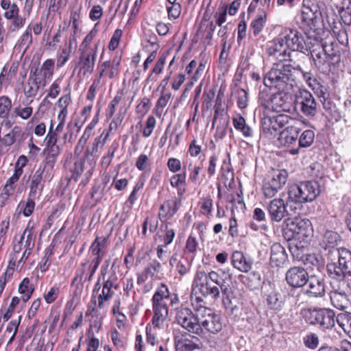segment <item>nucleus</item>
Listing matches in <instances>:
<instances>
[{
    "instance_id": "obj_1",
    "label": "nucleus",
    "mask_w": 351,
    "mask_h": 351,
    "mask_svg": "<svg viewBox=\"0 0 351 351\" xmlns=\"http://www.w3.org/2000/svg\"><path fill=\"white\" fill-rule=\"evenodd\" d=\"M301 75L313 90L320 88V83L317 80L313 77L311 73L304 72L295 62L293 64L289 62L276 64L265 74L263 84L267 87H274L280 91L289 90L297 85Z\"/></svg>"
},
{
    "instance_id": "obj_2",
    "label": "nucleus",
    "mask_w": 351,
    "mask_h": 351,
    "mask_svg": "<svg viewBox=\"0 0 351 351\" xmlns=\"http://www.w3.org/2000/svg\"><path fill=\"white\" fill-rule=\"evenodd\" d=\"M176 319L188 332L184 338L177 343V349L180 351H193L197 348V317L188 308H181L177 311Z\"/></svg>"
},
{
    "instance_id": "obj_3",
    "label": "nucleus",
    "mask_w": 351,
    "mask_h": 351,
    "mask_svg": "<svg viewBox=\"0 0 351 351\" xmlns=\"http://www.w3.org/2000/svg\"><path fill=\"white\" fill-rule=\"evenodd\" d=\"M320 193L319 184L314 180L301 182L291 186L288 191V199L300 204L313 202Z\"/></svg>"
},
{
    "instance_id": "obj_4",
    "label": "nucleus",
    "mask_w": 351,
    "mask_h": 351,
    "mask_svg": "<svg viewBox=\"0 0 351 351\" xmlns=\"http://www.w3.org/2000/svg\"><path fill=\"white\" fill-rule=\"evenodd\" d=\"M169 296V293L167 287L162 284L152 298L154 316L152 322L155 328H162L167 317L168 308L165 300L168 299Z\"/></svg>"
},
{
    "instance_id": "obj_5",
    "label": "nucleus",
    "mask_w": 351,
    "mask_h": 351,
    "mask_svg": "<svg viewBox=\"0 0 351 351\" xmlns=\"http://www.w3.org/2000/svg\"><path fill=\"white\" fill-rule=\"evenodd\" d=\"M223 97V93L220 90L217 94L214 106L215 114L212 123L213 128H216V134L219 137L225 136L229 124L228 106L226 102L222 101Z\"/></svg>"
},
{
    "instance_id": "obj_6",
    "label": "nucleus",
    "mask_w": 351,
    "mask_h": 351,
    "mask_svg": "<svg viewBox=\"0 0 351 351\" xmlns=\"http://www.w3.org/2000/svg\"><path fill=\"white\" fill-rule=\"evenodd\" d=\"M288 173L284 169L274 171L263 180L262 190L267 198H271L286 184Z\"/></svg>"
},
{
    "instance_id": "obj_7",
    "label": "nucleus",
    "mask_w": 351,
    "mask_h": 351,
    "mask_svg": "<svg viewBox=\"0 0 351 351\" xmlns=\"http://www.w3.org/2000/svg\"><path fill=\"white\" fill-rule=\"evenodd\" d=\"M335 313L330 308L308 309L305 312L306 322L311 324H319L324 329L332 328L335 324Z\"/></svg>"
},
{
    "instance_id": "obj_8",
    "label": "nucleus",
    "mask_w": 351,
    "mask_h": 351,
    "mask_svg": "<svg viewBox=\"0 0 351 351\" xmlns=\"http://www.w3.org/2000/svg\"><path fill=\"white\" fill-rule=\"evenodd\" d=\"M199 326L211 333H217L222 328L220 317L213 309L199 306Z\"/></svg>"
},
{
    "instance_id": "obj_9",
    "label": "nucleus",
    "mask_w": 351,
    "mask_h": 351,
    "mask_svg": "<svg viewBox=\"0 0 351 351\" xmlns=\"http://www.w3.org/2000/svg\"><path fill=\"white\" fill-rule=\"evenodd\" d=\"M289 117L287 114H263L261 119L262 131L267 136H272L281 128L288 123Z\"/></svg>"
},
{
    "instance_id": "obj_10",
    "label": "nucleus",
    "mask_w": 351,
    "mask_h": 351,
    "mask_svg": "<svg viewBox=\"0 0 351 351\" xmlns=\"http://www.w3.org/2000/svg\"><path fill=\"white\" fill-rule=\"evenodd\" d=\"M288 201L287 202L282 197L275 198L271 200L266 208L271 221L280 222L284 218L291 215L287 210Z\"/></svg>"
},
{
    "instance_id": "obj_11",
    "label": "nucleus",
    "mask_w": 351,
    "mask_h": 351,
    "mask_svg": "<svg viewBox=\"0 0 351 351\" xmlns=\"http://www.w3.org/2000/svg\"><path fill=\"white\" fill-rule=\"evenodd\" d=\"M305 294L310 298H321L326 295V282L324 277L321 275L313 274L309 276Z\"/></svg>"
},
{
    "instance_id": "obj_12",
    "label": "nucleus",
    "mask_w": 351,
    "mask_h": 351,
    "mask_svg": "<svg viewBox=\"0 0 351 351\" xmlns=\"http://www.w3.org/2000/svg\"><path fill=\"white\" fill-rule=\"evenodd\" d=\"M297 103L300 106V111L306 117H313L317 113V103L311 92L300 90L296 95Z\"/></svg>"
},
{
    "instance_id": "obj_13",
    "label": "nucleus",
    "mask_w": 351,
    "mask_h": 351,
    "mask_svg": "<svg viewBox=\"0 0 351 351\" xmlns=\"http://www.w3.org/2000/svg\"><path fill=\"white\" fill-rule=\"evenodd\" d=\"M287 282L293 288L303 287L309 280V275L306 269L302 267H292L286 272Z\"/></svg>"
},
{
    "instance_id": "obj_14",
    "label": "nucleus",
    "mask_w": 351,
    "mask_h": 351,
    "mask_svg": "<svg viewBox=\"0 0 351 351\" xmlns=\"http://www.w3.org/2000/svg\"><path fill=\"white\" fill-rule=\"evenodd\" d=\"M321 16V12L316 3L306 0L304 1L301 19L306 25L312 28Z\"/></svg>"
},
{
    "instance_id": "obj_15",
    "label": "nucleus",
    "mask_w": 351,
    "mask_h": 351,
    "mask_svg": "<svg viewBox=\"0 0 351 351\" xmlns=\"http://www.w3.org/2000/svg\"><path fill=\"white\" fill-rule=\"evenodd\" d=\"M121 55L117 53L112 60H107L99 66V77L114 78L119 75Z\"/></svg>"
},
{
    "instance_id": "obj_16",
    "label": "nucleus",
    "mask_w": 351,
    "mask_h": 351,
    "mask_svg": "<svg viewBox=\"0 0 351 351\" xmlns=\"http://www.w3.org/2000/svg\"><path fill=\"white\" fill-rule=\"evenodd\" d=\"M99 47V41L94 45L93 49L79 50L80 52V69L84 73H92L95 67Z\"/></svg>"
},
{
    "instance_id": "obj_17",
    "label": "nucleus",
    "mask_w": 351,
    "mask_h": 351,
    "mask_svg": "<svg viewBox=\"0 0 351 351\" xmlns=\"http://www.w3.org/2000/svg\"><path fill=\"white\" fill-rule=\"evenodd\" d=\"M284 39L287 47L292 51L304 53L307 50L302 34L296 29H290L289 33L284 36Z\"/></svg>"
},
{
    "instance_id": "obj_18",
    "label": "nucleus",
    "mask_w": 351,
    "mask_h": 351,
    "mask_svg": "<svg viewBox=\"0 0 351 351\" xmlns=\"http://www.w3.org/2000/svg\"><path fill=\"white\" fill-rule=\"evenodd\" d=\"M287 45L284 38H278L271 42L267 48V53L271 56H274L279 61H285L289 53H287Z\"/></svg>"
},
{
    "instance_id": "obj_19",
    "label": "nucleus",
    "mask_w": 351,
    "mask_h": 351,
    "mask_svg": "<svg viewBox=\"0 0 351 351\" xmlns=\"http://www.w3.org/2000/svg\"><path fill=\"white\" fill-rule=\"evenodd\" d=\"M40 80L36 74V70L34 72L31 71L27 82L23 86V92L29 103L33 101L40 88Z\"/></svg>"
},
{
    "instance_id": "obj_20",
    "label": "nucleus",
    "mask_w": 351,
    "mask_h": 351,
    "mask_svg": "<svg viewBox=\"0 0 351 351\" xmlns=\"http://www.w3.org/2000/svg\"><path fill=\"white\" fill-rule=\"evenodd\" d=\"M197 156V145L196 144V140L194 139L190 144L189 149V155L186 156L184 166L188 167V170L190 171L189 177L195 180L197 176V167L196 165L195 157Z\"/></svg>"
},
{
    "instance_id": "obj_21",
    "label": "nucleus",
    "mask_w": 351,
    "mask_h": 351,
    "mask_svg": "<svg viewBox=\"0 0 351 351\" xmlns=\"http://www.w3.org/2000/svg\"><path fill=\"white\" fill-rule=\"evenodd\" d=\"M278 101H282L281 94H269L267 90L260 91L258 96V101L260 104L266 109L272 108V110H278V108L282 107V104L278 105Z\"/></svg>"
},
{
    "instance_id": "obj_22",
    "label": "nucleus",
    "mask_w": 351,
    "mask_h": 351,
    "mask_svg": "<svg viewBox=\"0 0 351 351\" xmlns=\"http://www.w3.org/2000/svg\"><path fill=\"white\" fill-rule=\"evenodd\" d=\"M300 129L295 126H288L283 130L278 136V141L281 145L289 147L295 144L298 141Z\"/></svg>"
},
{
    "instance_id": "obj_23",
    "label": "nucleus",
    "mask_w": 351,
    "mask_h": 351,
    "mask_svg": "<svg viewBox=\"0 0 351 351\" xmlns=\"http://www.w3.org/2000/svg\"><path fill=\"white\" fill-rule=\"evenodd\" d=\"M322 51H317L314 49L311 51V56L315 66L322 71H326L328 64L326 61L327 56L332 58L334 54L329 53L326 49V45H322Z\"/></svg>"
},
{
    "instance_id": "obj_24",
    "label": "nucleus",
    "mask_w": 351,
    "mask_h": 351,
    "mask_svg": "<svg viewBox=\"0 0 351 351\" xmlns=\"http://www.w3.org/2000/svg\"><path fill=\"white\" fill-rule=\"evenodd\" d=\"M287 255L285 248L278 243H274L271 247L270 263L273 267H278L283 264Z\"/></svg>"
},
{
    "instance_id": "obj_25",
    "label": "nucleus",
    "mask_w": 351,
    "mask_h": 351,
    "mask_svg": "<svg viewBox=\"0 0 351 351\" xmlns=\"http://www.w3.org/2000/svg\"><path fill=\"white\" fill-rule=\"evenodd\" d=\"M76 47V39L75 36L69 37L68 43H66L62 49L61 53L58 55L56 65L62 67L69 60L73 49Z\"/></svg>"
},
{
    "instance_id": "obj_26",
    "label": "nucleus",
    "mask_w": 351,
    "mask_h": 351,
    "mask_svg": "<svg viewBox=\"0 0 351 351\" xmlns=\"http://www.w3.org/2000/svg\"><path fill=\"white\" fill-rule=\"evenodd\" d=\"M180 204V199H168L160 206L159 215L166 219L171 218L178 211Z\"/></svg>"
},
{
    "instance_id": "obj_27",
    "label": "nucleus",
    "mask_w": 351,
    "mask_h": 351,
    "mask_svg": "<svg viewBox=\"0 0 351 351\" xmlns=\"http://www.w3.org/2000/svg\"><path fill=\"white\" fill-rule=\"evenodd\" d=\"M232 265L242 272H247L252 267V262L247 261L241 252L236 251L232 254Z\"/></svg>"
},
{
    "instance_id": "obj_28",
    "label": "nucleus",
    "mask_w": 351,
    "mask_h": 351,
    "mask_svg": "<svg viewBox=\"0 0 351 351\" xmlns=\"http://www.w3.org/2000/svg\"><path fill=\"white\" fill-rule=\"evenodd\" d=\"M43 170L39 168L33 175L29 186L30 191L29 197L30 198H36L40 194L43 189L42 186L40 185V182L43 180Z\"/></svg>"
},
{
    "instance_id": "obj_29",
    "label": "nucleus",
    "mask_w": 351,
    "mask_h": 351,
    "mask_svg": "<svg viewBox=\"0 0 351 351\" xmlns=\"http://www.w3.org/2000/svg\"><path fill=\"white\" fill-rule=\"evenodd\" d=\"M344 272L351 276V252L346 248L338 250V263Z\"/></svg>"
},
{
    "instance_id": "obj_30",
    "label": "nucleus",
    "mask_w": 351,
    "mask_h": 351,
    "mask_svg": "<svg viewBox=\"0 0 351 351\" xmlns=\"http://www.w3.org/2000/svg\"><path fill=\"white\" fill-rule=\"evenodd\" d=\"M332 305L342 311H347L351 307V300L350 294H333L330 295Z\"/></svg>"
},
{
    "instance_id": "obj_31",
    "label": "nucleus",
    "mask_w": 351,
    "mask_h": 351,
    "mask_svg": "<svg viewBox=\"0 0 351 351\" xmlns=\"http://www.w3.org/2000/svg\"><path fill=\"white\" fill-rule=\"evenodd\" d=\"M284 300V296L276 290H273L267 295V304L273 310H280L283 306Z\"/></svg>"
},
{
    "instance_id": "obj_32",
    "label": "nucleus",
    "mask_w": 351,
    "mask_h": 351,
    "mask_svg": "<svg viewBox=\"0 0 351 351\" xmlns=\"http://www.w3.org/2000/svg\"><path fill=\"white\" fill-rule=\"evenodd\" d=\"M326 269L328 276L332 279L343 280L346 276H348V273L344 272V270L341 268L338 263H329L327 265Z\"/></svg>"
},
{
    "instance_id": "obj_33",
    "label": "nucleus",
    "mask_w": 351,
    "mask_h": 351,
    "mask_svg": "<svg viewBox=\"0 0 351 351\" xmlns=\"http://www.w3.org/2000/svg\"><path fill=\"white\" fill-rule=\"evenodd\" d=\"M233 125L236 130L242 132L243 135L248 137L252 134V130L246 124L245 119L241 115H237L233 118Z\"/></svg>"
},
{
    "instance_id": "obj_34",
    "label": "nucleus",
    "mask_w": 351,
    "mask_h": 351,
    "mask_svg": "<svg viewBox=\"0 0 351 351\" xmlns=\"http://www.w3.org/2000/svg\"><path fill=\"white\" fill-rule=\"evenodd\" d=\"M266 20L267 14L263 11L252 21L250 27L252 29L254 36H257L262 32L263 27H265Z\"/></svg>"
},
{
    "instance_id": "obj_35",
    "label": "nucleus",
    "mask_w": 351,
    "mask_h": 351,
    "mask_svg": "<svg viewBox=\"0 0 351 351\" xmlns=\"http://www.w3.org/2000/svg\"><path fill=\"white\" fill-rule=\"evenodd\" d=\"M21 133V128L19 126H14L12 130L4 135L1 138V146H11L15 143L16 137Z\"/></svg>"
},
{
    "instance_id": "obj_36",
    "label": "nucleus",
    "mask_w": 351,
    "mask_h": 351,
    "mask_svg": "<svg viewBox=\"0 0 351 351\" xmlns=\"http://www.w3.org/2000/svg\"><path fill=\"white\" fill-rule=\"evenodd\" d=\"M34 289L30 286L29 280L27 278H24L20 283L19 291L23 295L22 300L26 302L31 298Z\"/></svg>"
},
{
    "instance_id": "obj_37",
    "label": "nucleus",
    "mask_w": 351,
    "mask_h": 351,
    "mask_svg": "<svg viewBox=\"0 0 351 351\" xmlns=\"http://www.w3.org/2000/svg\"><path fill=\"white\" fill-rule=\"evenodd\" d=\"M350 289L348 282L345 280H339L338 282L332 284V290L330 292V295L336 294H349Z\"/></svg>"
},
{
    "instance_id": "obj_38",
    "label": "nucleus",
    "mask_w": 351,
    "mask_h": 351,
    "mask_svg": "<svg viewBox=\"0 0 351 351\" xmlns=\"http://www.w3.org/2000/svg\"><path fill=\"white\" fill-rule=\"evenodd\" d=\"M291 230L298 234L306 235L308 228L311 226L308 220L297 219L292 222Z\"/></svg>"
},
{
    "instance_id": "obj_39",
    "label": "nucleus",
    "mask_w": 351,
    "mask_h": 351,
    "mask_svg": "<svg viewBox=\"0 0 351 351\" xmlns=\"http://www.w3.org/2000/svg\"><path fill=\"white\" fill-rule=\"evenodd\" d=\"M315 138L314 132L311 130L304 131L298 140L299 147H308L313 142Z\"/></svg>"
},
{
    "instance_id": "obj_40",
    "label": "nucleus",
    "mask_w": 351,
    "mask_h": 351,
    "mask_svg": "<svg viewBox=\"0 0 351 351\" xmlns=\"http://www.w3.org/2000/svg\"><path fill=\"white\" fill-rule=\"evenodd\" d=\"M246 280L247 287L252 290L258 289L262 284L261 276L258 271L250 273Z\"/></svg>"
},
{
    "instance_id": "obj_41",
    "label": "nucleus",
    "mask_w": 351,
    "mask_h": 351,
    "mask_svg": "<svg viewBox=\"0 0 351 351\" xmlns=\"http://www.w3.org/2000/svg\"><path fill=\"white\" fill-rule=\"evenodd\" d=\"M202 274V276L205 277L206 280H208V279H210L212 282H213L214 283H215L219 286L221 291L224 294L227 293V291L228 290V286L224 285L223 280L219 278L217 273H216L215 271H212L208 274V276H206V274Z\"/></svg>"
},
{
    "instance_id": "obj_42",
    "label": "nucleus",
    "mask_w": 351,
    "mask_h": 351,
    "mask_svg": "<svg viewBox=\"0 0 351 351\" xmlns=\"http://www.w3.org/2000/svg\"><path fill=\"white\" fill-rule=\"evenodd\" d=\"M203 295H212L214 298L219 295V290L217 286L210 285L208 280H205V283L202 282L199 289Z\"/></svg>"
},
{
    "instance_id": "obj_43",
    "label": "nucleus",
    "mask_w": 351,
    "mask_h": 351,
    "mask_svg": "<svg viewBox=\"0 0 351 351\" xmlns=\"http://www.w3.org/2000/svg\"><path fill=\"white\" fill-rule=\"evenodd\" d=\"M304 264L306 266V269H314L319 271L323 265L322 263L315 257V255H307L304 259H302Z\"/></svg>"
},
{
    "instance_id": "obj_44",
    "label": "nucleus",
    "mask_w": 351,
    "mask_h": 351,
    "mask_svg": "<svg viewBox=\"0 0 351 351\" xmlns=\"http://www.w3.org/2000/svg\"><path fill=\"white\" fill-rule=\"evenodd\" d=\"M304 264L306 266V269H314L319 271L323 265L322 263L315 257V255H307L304 259H302Z\"/></svg>"
},
{
    "instance_id": "obj_45",
    "label": "nucleus",
    "mask_w": 351,
    "mask_h": 351,
    "mask_svg": "<svg viewBox=\"0 0 351 351\" xmlns=\"http://www.w3.org/2000/svg\"><path fill=\"white\" fill-rule=\"evenodd\" d=\"M171 184L174 187L178 188V193L180 195L184 192V185L185 182V173H179L174 175L171 178Z\"/></svg>"
},
{
    "instance_id": "obj_46",
    "label": "nucleus",
    "mask_w": 351,
    "mask_h": 351,
    "mask_svg": "<svg viewBox=\"0 0 351 351\" xmlns=\"http://www.w3.org/2000/svg\"><path fill=\"white\" fill-rule=\"evenodd\" d=\"M12 107V101L8 97L1 96L0 97V117L4 118L8 116Z\"/></svg>"
},
{
    "instance_id": "obj_47",
    "label": "nucleus",
    "mask_w": 351,
    "mask_h": 351,
    "mask_svg": "<svg viewBox=\"0 0 351 351\" xmlns=\"http://www.w3.org/2000/svg\"><path fill=\"white\" fill-rule=\"evenodd\" d=\"M97 33V30L95 28H93L84 38L83 41L82 42L80 49L79 50H88V49H93L94 46L92 47L90 45L93 40L96 36Z\"/></svg>"
},
{
    "instance_id": "obj_48",
    "label": "nucleus",
    "mask_w": 351,
    "mask_h": 351,
    "mask_svg": "<svg viewBox=\"0 0 351 351\" xmlns=\"http://www.w3.org/2000/svg\"><path fill=\"white\" fill-rule=\"evenodd\" d=\"M115 290L103 287L101 293L98 297V307L102 308L104 302L109 300L114 294Z\"/></svg>"
},
{
    "instance_id": "obj_49",
    "label": "nucleus",
    "mask_w": 351,
    "mask_h": 351,
    "mask_svg": "<svg viewBox=\"0 0 351 351\" xmlns=\"http://www.w3.org/2000/svg\"><path fill=\"white\" fill-rule=\"evenodd\" d=\"M54 69V61L51 59L45 60L41 67L40 71L43 73L44 78H49L53 75Z\"/></svg>"
},
{
    "instance_id": "obj_50",
    "label": "nucleus",
    "mask_w": 351,
    "mask_h": 351,
    "mask_svg": "<svg viewBox=\"0 0 351 351\" xmlns=\"http://www.w3.org/2000/svg\"><path fill=\"white\" fill-rule=\"evenodd\" d=\"M118 143H114L111 145L107 154L102 158L101 165L103 167H105L106 168L108 167L112 158L114 156V153L118 148Z\"/></svg>"
},
{
    "instance_id": "obj_51",
    "label": "nucleus",
    "mask_w": 351,
    "mask_h": 351,
    "mask_svg": "<svg viewBox=\"0 0 351 351\" xmlns=\"http://www.w3.org/2000/svg\"><path fill=\"white\" fill-rule=\"evenodd\" d=\"M86 262L82 263V269L77 271L76 276L73 280V283L77 280L80 282H84L86 280L90 282L92 280L93 274L86 273Z\"/></svg>"
},
{
    "instance_id": "obj_52",
    "label": "nucleus",
    "mask_w": 351,
    "mask_h": 351,
    "mask_svg": "<svg viewBox=\"0 0 351 351\" xmlns=\"http://www.w3.org/2000/svg\"><path fill=\"white\" fill-rule=\"evenodd\" d=\"M27 234L26 241H25V250L28 251L27 257H28L30 254L31 251L33 249L34 246V239L33 237V235L32 234V232L30 230L25 229L23 232V234L21 237V242L25 239V235Z\"/></svg>"
},
{
    "instance_id": "obj_53",
    "label": "nucleus",
    "mask_w": 351,
    "mask_h": 351,
    "mask_svg": "<svg viewBox=\"0 0 351 351\" xmlns=\"http://www.w3.org/2000/svg\"><path fill=\"white\" fill-rule=\"evenodd\" d=\"M171 98V93L169 91L161 90V95L158 98L156 107L162 112Z\"/></svg>"
},
{
    "instance_id": "obj_54",
    "label": "nucleus",
    "mask_w": 351,
    "mask_h": 351,
    "mask_svg": "<svg viewBox=\"0 0 351 351\" xmlns=\"http://www.w3.org/2000/svg\"><path fill=\"white\" fill-rule=\"evenodd\" d=\"M108 136H109V132H106L104 130L99 136L97 137L95 139V142L93 143V149H92V152H91L92 155L97 154V153L98 152V148H99V145H101V146L103 147L104 145V144L106 143Z\"/></svg>"
},
{
    "instance_id": "obj_55",
    "label": "nucleus",
    "mask_w": 351,
    "mask_h": 351,
    "mask_svg": "<svg viewBox=\"0 0 351 351\" xmlns=\"http://www.w3.org/2000/svg\"><path fill=\"white\" fill-rule=\"evenodd\" d=\"M335 322L343 330H349L348 327L351 324V316L346 313L337 315Z\"/></svg>"
},
{
    "instance_id": "obj_56",
    "label": "nucleus",
    "mask_w": 351,
    "mask_h": 351,
    "mask_svg": "<svg viewBox=\"0 0 351 351\" xmlns=\"http://www.w3.org/2000/svg\"><path fill=\"white\" fill-rule=\"evenodd\" d=\"M156 121L154 117L149 116L145 121V126L143 130V136L145 138L149 137L155 128Z\"/></svg>"
},
{
    "instance_id": "obj_57",
    "label": "nucleus",
    "mask_w": 351,
    "mask_h": 351,
    "mask_svg": "<svg viewBox=\"0 0 351 351\" xmlns=\"http://www.w3.org/2000/svg\"><path fill=\"white\" fill-rule=\"evenodd\" d=\"M123 95V90H121L117 93L114 99L110 101L108 105V110H107V116L109 117H112L114 114L116 106L120 102L122 99V96Z\"/></svg>"
},
{
    "instance_id": "obj_58",
    "label": "nucleus",
    "mask_w": 351,
    "mask_h": 351,
    "mask_svg": "<svg viewBox=\"0 0 351 351\" xmlns=\"http://www.w3.org/2000/svg\"><path fill=\"white\" fill-rule=\"evenodd\" d=\"M104 280V283L103 287H107V288L112 289L115 291L117 290V289L119 287V285L117 283V277L113 271L110 272L108 274L107 279L106 280L105 279Z\"/></svg>"
},
{
    "instance_id": "obj_59",
    "label": "nucleus",
    "mask_w": 351,
    "mask_h": 351,
    "mask_svg": "<svg viewBox=\"0 0 351 351\" xmlns=\"http://www.w3.org/2000/svg\"><path fill=\"white\" fill-rule=\"evenodd\" d=\"M304 345L310 349H315L319 344V338L315 333H311L304 338Z\"/></svg>"
},
{
    "instance_id": "obj_60",
    "label": "nucleus",
    "mask_w": 351,
    "mask_h": 351,
    "mask_svg": "<svg viewBox=\"0 0 351 351\" xmlns=\"http://www.w3.org/2000/svg\"><path fill=\"white\" fill-rule=\"evenodd\" d=\"M19 298L15 296L12 298L11 303L10 304L7 311L5 313H3V322H7L12 317L15 307L19 304Z\"/></svg>"
},
{
    "instance_id": "obj_61",
    "label": "nucleus",
    "mask_w": 351,
    "mask_h": 351,
    "mask_svg": "<svg viewBox=\"0 0 351 351\" xmlns=\"http://www.w3.org/2000/svg\"><path fill=\"white\" fill-rule=\"evenodd\" d=\"M160 263L157 261H153L145 267L144 270L150 278H153L156 274L160 271Z\"/></svg>"
},
{
    "instance_id": "obj_62",
    "label": "nucleus",
    "mask_w": 351,
    "mask_h": 351,
    "mask_svg": "<svg viewBox=\"0 0 351 351\" xmlns=\"http://www.w3.org/2000/svg\"><path fill=\"white\" fill-rule=\"evenodd\" d=\"M60 293L59 287L56 286L52 287L49 291L44 295V299L47 304L53 302L58 297Z\"/></svg>"
},
{
    "instance_id": "obj_63",
    "label": "nucleus",
    "mask_w": 351,
    "mask_h": 351,
    "mask_svg": "<svg viewBox=\"0 0 351 351\" xmlns=\"http://www.w3.org/2000/svg\"><path fill=\"white\" fill-rule=\"evenodd\" d=\"M121 36V29H117L114 31L108 45V48L110 50L114 51L118 47Z\"/></svg>"
},
{
    "instance_id": "obj_64",
    "label": "nucleus",
    "mask_w": 351,
    "mask_h": 351,
    "mask_svg": "<svg viewBox=\"0 0 351 351\" xmlns=\"http://www.w3.org/2000/svg\"><path fill=\"white\" fill-rule=\"evenodd\" d=\"M191 263L185 258L180 257L177 264L176 269L180 274L184 275L189 270Z\"/></svg>"
}]
</instances>
